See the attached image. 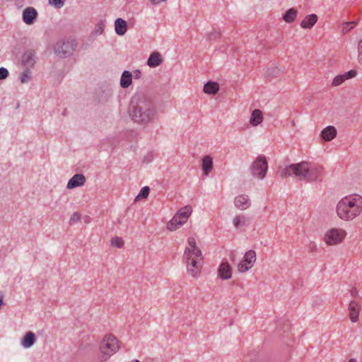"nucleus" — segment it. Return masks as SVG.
<instances>
[{"mask_svg": "<svg viewBox=\"0 0 362 362\" xmlns=\"http://www.w3.org/2000/svg\"><path fill=\"white\" fill-rule=\"evenodd\" d=\"M128 112L134 123L146 126L154 121L157 109L149 96L144 92H137L131 99Z\"/></svg>", "mask_w": 362, "mask_h": 362, "instance_id": "nucleus-1", "label": "nucleus"}, {"mask_svg": "<svg viewBox=\"0 0 362 362\" xmlns=\"http://www.w3.org/2000/svg\"><path fill=\"white\" fill-rule=\"evenodd\" d=\"M279 173L282 178L294 176L300 181L313 182L320 180L323 170L318 164L302 161L286 166Z\"/></svg>", "mask_w": 362, "mask_h": 362, "instance_id": "nucleus-2", "label": "nucleus"}, {"mask_svg": "<svg viewBox=\"0 0 362 362\" xmlns=\"http://www.w3.org/2000/svg\"><path fill=\"white\" fill-rule=\"evenodd\" d=\"M362 211V197L360 196L344 197L337 206L338 216L344 220H352Z\"/></svg>", "mask_w": 362, "mask_h": 362, "instance_id": "nucleus-3", "label": "nucleus"}, {"mask_svg": "<svg viewBox=\"0 0 362 362\" xmlns=\"http://www.w3.org/2000/svg\"><path fill=\"white\" fill-rule=\"evenodd\" d=\"M118 343L117 339L112 334L106 335L103 338L100 346L101 361H106L111 355L118 351Z\"/></svg>", "mask_w": 362, "mask_h": 362, "instance_id": "nucleus-4", "label": "nucleus"}, {"mask_svg": "<svg viewBox=\"0 0 362 362\" xmlns=\"http://www.w3.org/2000/svg\"><path fill=\"white\" fill-rule=\"evenodd\" d=\"M268 170L267 160L265 156H259L253 161L250 167L251 174L257 179H264Z\"/></svg>", "mask_w": 362, "mask_h": 362, "instance_id": "nucleus-5", "label": "nucleus"}, {"mask_svg": "<svg viewBox=\"0 0 362 362\" xmlns=\"http://www.w3.org/2000/svg\"><path fill=\"white\" fill-rule=\"evenodd\" d=\"M346 232L342 229L332 228L325 235V241L327 245H333L340 243L344 238Z\"/></svg>", "mask_w": 362, "mask_h": 362, "instance_id": "nucleus-6", "label": "nucleus"}, {"mask_svg": "<svg viewBox=\"0 0 362 362\" xmlns=\"http://www.w3.org/2000/svg\"><path fill=\"white\" fill-rule=\"evenodd\" d=\"M74 50L73 45L69 41L59 40L54 46V53L62 58L71 54Z\"/></svg>", "mask_w": 362, "mask_h": 362, "instance_id": "nucleus-7", "label": "nucleus"}, {"mask_svg": "<svg viewBox=\"0 0 362 362\" xmlns=\"http://www.w3.org/2000/svg\"><path fill=\"white\" fill-rule=\"evenodd\" d=\"M256 261V252L254 250L247 251L243 257L242 262L238 265V269L240 272H245L253 266Z\"/></svg>", "mask_w": 362, "mask_h": 362, "instance_id": "nucleus-8", "label": "nucleus"}, {"mask_svg": "<svg viewBox=\"0 0 362 362\" xmlns=\"http://www.w3.org/2000/svg\"><path fill=\"white\" fill-rule=\"evenodd\" d=\"M184 258L186 259L188 273L192 277H197L201 272L202 260L191 258L189 257Z\"/></svg>", "mask_w": 362, "mask_h": 362, "instance_id": "nucleus-9", "label": "nucleus"}, {"mask_svg": "<svg viewBox=\"0 0 362 362\" xmlns=\"http://www.w3.org/2000/svg\"><path fill=\"white\" fill-rule=\"evenodd\" d=\"M36 53L33 49L26 50L22 56V64L28 69H31L36 63Z\"/></svg>", "mask_w": 362, "mask_h": 362, "instance_id": "nucleus-10", "label": "nucleus"}, {"mask_svg": "<svg viewBox=\"0 0 362 362\" xmlns=\"http://www.w3.org/2000/svg\"><path fill=\"white\" fill-rule=\"evenodd\" d=\"M37 17V11L33 7L25 8L22 14L23 22L27 25H32Z\"/></svg>", "mask_w": 362, "mask_h": 362, "instance_id": "nucleus-11", "label": "nucleus"}, {"mask_svg": "<svg viewBox=\"0 0 362 362\" xmlns=\"http://www.w3.org/2000/svg\"><path fill=\"white\" fill-rule=\"evenodd\" d=\"M86 182V177L83 174H75L68 182L66 188L69 189L81 187Z\"/></svg>", "mask_w": 362, "mask_h": 362, "instance_id": "nucleus-12", "label": "nucleus"}, {"mask_svg": "<svg viewBox=\"0 0 362 362\" xmlns=\"http://www.w3.org/2000/svg\"><path fill=\"white\" fill-rule=\"evenodd\" d=\"M234 204L236 208L240 210H245L250 207V202L247 195L243 194L237 196L234 200Z\"/></svg>", "mask_w": 362, "mask_h": 362, "instance_id": "nucleus-13", "label": "nucleus"}, {"mask_svg": "<svg viewBox=\"0 0 362 362\" xmlns=\"http://www.w3.org/2000/svg\"><path fill=\"white\" fill-rule=\"evenodd\" d=\"M218 273L221 279H229L232 274L229 264L227 262H223L218 267Z\"/></svg>", "mask_w": 362, "mask_h": 362, "instance_id": "nucleus-14", "label": "nucleus"}, {"mask_svg": "<svg viewBox=\"0 0 362 362\" xmlns=\"http://www.w3.org/2000/svg\"><path fill=\"white\" fill-rule=\"evenodd\" d=\"M36 341V336L34 332H27L21 339V345L25 349H29L33 346Z\"/></svg>", "mask_w": 362, "mask_h": 362, "instance_id": "nucleus-15", "label": "nucleus"}, {"mask_svg": "<svg viewBox=\"0 0 362 362\" xmlns=\"http://www.w3.org/2000/svg\"><path fill=\"white\" fill-rule=\"evenodd\" d=\"M356 75V71L354 70L349 71L344 74L337 75L332 81V86H337L341 84L345 80L351 78Z\"/></svg>", "mask_w": 362, "mask_h": 362, "instance_id": "nucleus-16", "label": "nucleus"}, {"mask_svg": "<svg viewBox=\"0 0 362 362\" xmlns=\"http://www.w3.org/2000/svg\"><path fill=\"white\" fill-rule=\"evenodd\" d=\"M349 317L351 322H356L358 320L360 305L356 301L351 300L349 305Z\"/></svg>", "mask_w": 362, "mask_h": 362, "instance_id": "nucleus-17", "label": "nucleus"}, {"mask_svg": "<svg viewBox=\"0 0 362 362\" xmlns=\"http://www.w3.org/2000/svg\"><path fill=\"white\" fill-rule=\"evenodd\" d=\"M115 30L117 35H124L127 30V23L125 20L118 18L115 21Z\"/></svg>", "mask_w": 362, "mask_h": 362, "instance_id": "nucleus-18", "label": "nucleus"}, {"mask_svg": "<svg viewBox=\"0 0 362 362\" xmlns=\"http://www.w3.org/2000/svg\"><path fill=\"white\" fill-rule=\"evenodd\" d=\"M133 75L129 71H124L120 78V86L122 88H129L132 83Z\"/></svg>", "mask_w": 362, "mask_h": 362, "instance_id": "nucleus-19", "label": "nucleus"}, {"mask_svg": "<svg viewBox=\"0 0 362 362\" xmlns=\"http://www.w3.org/2000/svg\"><path fill=\"white\" fill-rule=\"evenodd\" d=\"M162 63L161 55L158 52H153L147 60V65L151 68L157 67Z\"/></svg>", "mask_w": 362, "mask_h": 362, "instance_id": "nucleus-20", "label": "nucleus"}, {"mask_svg": "<svg viewBox=\"0 0 362 362\" xmlns=\"http://www.w3.org/2000/svg\"><path fill=\"white\" fill-rule=\"evenodd\" d=\"M192 209L190 206H185L180 209L173 216V221H176L178 218H181L183 221H187V218L192 214Z\"/></svg>", "mask_w": 362, "mask_h": 362, "instance_id": "nucleus-21", "label": "nucleus"}, {"mask_svg": "<svg viewBox=\"0 0 362 362\" xmlns=\"http://www.w3.org/2000/svg\"><path fill=\"white\" fill-rule=\"evenodd\" d=\"M337 135V129L332 126H328L321 132V136L325 141L332 140Z\"/></svg>", "mask_w": 362, "mask_h": 362, "instance_id": "nucleus-22", "label": "nucleus"}, {"mask_svg": "<svg viewBox=\"0 0 362 362\" xmlns=\"http://www.w3.org/2000/svg\"><path fill=\"white\" fill-rule=\"evenodd\" d=\"M317 21V16L315 14H310L307 16L300 23V26L303 28L310 29Z\"/></svg>", "mask_w": 362, "mask_h": 362, "instance_id": "nucleus-23", "label": "nucleus"}, {"mask_svg": "<svg viewBox=\"0 0 362 362\" xmlns=\"http://www.w3.org/2000/svg\"><path fill=\"white\" fill-rule=\"evenodd\" d=\"M213 168V160L212 158L207 155L202 158V170L204 174L207 176L209 172Z\"/></svg>", "mask_w": 362, "mask_h": 362, "instance_id": "nucleus-24", "label": "nucleus"}, {"mask_svg": "<svg viewBox=\"0 0 362 362\" xmlns=\"http://www.w3.org/2000/svg\"><path fill=\"white\" fill-rule=\"evenodd\" d=\"M262 119L263 117L261 110L256 109L252 111L250 119V122L252 126H257L262 122Z\"/></svg>", "mask_w": 362, "mask_h": 362, "instance_id": "nucleus-25", "label": "nucleus"}, {"mask_svg": "<svg viewBox=\"0 0 362 362\" xmlns=\"http://www.w3.org/2000/svg\"><path fill=\"white\" fill-rule=\"evenodd\" d=\"M195 258L197 259L202 260V251L198 248L189 249L187 247L184 252V257Z\"/></svg>", "mask_w": 362, "mask_h": 362, "instance_id": "nucleus-26", "label": "nucleus"}, {"mask_svg": "<svg viewBox=\"0 0 362 362\" xmlns=\"http://www.w3.org/2000/svg\"><path fill=\"white\" fill-rule=\"evenodd\" d=\"M219 90V86L216 82L208 81L204 86V91L207 94L214 95Z\"/></svg>", "mask_w": 362, "mask_h": 362, "instance_id": "nucleus-27", "label": "nucleus"}, {"mask_svg": "<svg viewBox=\"0 0 362 362\" xmlns=\"http://www.w3.org/2000/svg\"><path fill=\"white\" fill-rule=\"evenodd\" d=\"M297 11L291 8L286 11L282 18L286 23H291L295 21Z\"/></svg>", "mask_w": 362, "mask_h": 362, "instance_id": "nucleus-28", "label": "nucleus"}, {"mask_svg": "<svg viewBox=\"0 0 362 362\" xmlns=\"http://www.w3.org/2000/svg\"><path fill=\"white\" fill-rule=\"evenodd\" d=\"M280 73L281 70L278 67L272 66L266 71L264 76L266 78H274L277 77Z\"/></svg>", "mask_w": 362, "mask_h": 362, "instance_id": "nucleus-29", "label": "nucleus"}, {"mask_svg": "<svg viewBox=\"0 0 362 362\" xmlns=\"http://www.w3.org/2000/svg\"><path fill=\"white\" fill-rule=\"evenodd\" d=\"M246 221L244 215H238L234 217L233 223L235 228H240L246 226Z\"/></svg>", "mask_w": 362, "mask_h": 362, "instance_id": "nucleus-30", "label": "nucleus"}, {"mask_svg": "<svg viewBox=\"0 0 362 362\" xmlns=\"http://www.w3.org/2000/svg\"><path fill=\"white\" fill-rule=\"evenodd\" d=\"M32 78V71L30 69L25 68L20 76V81L22 83H28Z\"/></svg>", "mask_w": 362, "mask_h": 362, "instance_id": "nucleus-31", "label": "nucleus"}, {"mask_svg": "<svg viewBox=\"0 0 362 362\" xmlns=\"http://www.w3.org/2000/svg\"><path fill=\"white\" fill-rule=\"evenodd\" d=\"M186 221H183L181 218H178L176 221H173V218L168 223L167 228L170 230L173 231L175 230V228H173L172 226L174 223H177L180 226H182Z\"/></svg>", "mask_w": 362, "mask_h": 362, "instance_id": "nucleus-32", "label": "nucleus"}, {"mask_svg": "<svg viewBox=\"0 0 362 362\" xmlns=\"http://www.w3.org/2000/svg\"><path fill=\"white\" fill-rule=\"evenodd\" d=\"M357 23L356 21H351V22H346L343 24L342 26V32L344 33H348L349 30H351L355 25Z\"/></svg>", "mask_w": 362, "mask_h": 362, "instance_id": "nucleus-33", "label": "nucleus"}, {"mask_svg": "<svg viewBox=\"0 0 362 362\" xmlns=\"http://www.w3.org/2000/svg\"><path fill=\"white\" fill-rule=\"evenodd\" d=\"M150 192V188L148 186H145L142 187L139 193V194L136 197V199L139 198H146Z\"/></svg>", "mask_w": 362, "mask_h": 362, "instance_id": "nucleus-34", "label": "nucleus"}, {"mask_svg": "<svg viewBox=\"0 0 362 362\" xmlns=\"http://www.w3.org/2000/svg\"><path fill=\"white\" fill-rule=\"evenodd\" d=\"M111 244L118 248H121L124 245V241L119 237H115L111 240Z\"/></svg>", "mask_w": 362, "mask_h": 362, "instance_id": "nucleus-35", "label": "nucleus"}, {"mask_svg": "<svg viewBox=\"0 0 362 362\" xmlns=\"http://www.w3.org/2000/svg\"><path fill=\"white\" fill-rule=\"evenodd\" d=\"M49 2L57 8H61L64 4L62 0H49Z\"/></svg>", "mask_w": 362, "mask_h": 362, "instance_id": "nucleus-36", "label": "nucleus"}, {"mask_svg": "<svg viewBox=\"0 0 362 362\" xmlns=\"http://www.w3.org/2000/svg\"><path fill=\"white\" fill-rule=\"evenodd\" d=\"M104 28H105L104 23L100 22L95 25L94 33L100 35L104 31Z\"/></svg>", "mask_w": 362, "mask_h": 362, "instance_id": "nucleus-37", "label": "nucleus"}, {"mask_svg": "<svg viewBox=\"0 0 362 362\" xmlns=\"http://www.w3.org/2000/svg\"><path fill=\"white\" fill-rule=\"evenodd\" d=\"M8 71L4 67L0 68V80L6 79L8 76Z\"/></svg>", "mask_w": 362, "mask_h": 362, "instance_id": "nucleus-38", "label": "nucleus"}, {"mask_svg": "<svg viewBox=\"0 0 362 362\" xmlns=\"http://www.w3.org/2000/svg\"><path fill=\"white\" fill-rule=\"evenodd\" d=\"M81 219V215L80 214H78V212H74L71 218H70V223H77L78 221H79Z\"/></svg>", "mask_w": 362, "mask_h": 362, "instance_id": "nucleus-39", "label": "nucleus"}, {"mask_svg": "<svg viewBox=\"0 0 362 362\" xmlns=\"http://www.w3.org/2000/svg\"><path fill=\"white\" fill-rule=\"evenodd\" d=\"M358 59L361 64H362V40L358 42Z\"/></svg>", "mask_w": 362, "mask_h": 362, "instance_id": "nucleus-40", "label": "nucleus"}, {"mask_svg": "<svg viewBox=\"0 0 362 362\" xmlns=\"http://www.w3.org/2000/svg\"><path fill=\"white\" fill-rule=\"evenodd\" d=\"M188 244L191 247L189 249H194L197 247L196 245V240L194 238L191 237L188 238Z\"/></svg>", "mask_w": 362, "mask_h": 362, "instance_id": "nucleus-41", "label": "nucleus"}, {"mask_svg": "<svg viewBox=\"0 0 362 362\" xmlns=\"http://www.w3.org/2000/svg\"><path fill=\"white\" fill-rule=\"evenodd\" d=\"M132 74L134 79H139L141 76V71L139 69L134 70Z\"/></svg>", "mask_w": 362, "mask_h": 362, "instance_id": "nucleus-42", "label": "nucleus"}, {"mask_svg": "<svg viewBox=\"0 0 362 362\" xmlns=\"http://www.w3.org/2000/svg\"><path fill=\"white\" fill-rule=\"evenodd\" d=\"M219 35V33L212 32L209 34L208 39L212 40L216 39Z\"/></svg>", "mask_w": 362, "mask_h": 362, "instance_id": "nucleus-43", "label": "nucleus"}, {"mask_svg": "<svg viewBox=\"0 0 362 362\" xmlns=\"http://www.w3.org/2000/svg\"><path fill=\"white\" fill-rule=\"evenodd\" d=\"M108 141L111 144L112 146L116 145V141H114V136H111L107 138Z\"/></svg>", "mask_w": 362, "mask_h": 362, "instance_id": "nucleus-44", "label": "nucleus"}, {"mask_svg": "<svg viewBox=\"0 0 362 362\" xmlns=\"http://www.w3.org/2000/svg\"><path fill=\"white\" fill-rule=\"evenodd\" d=\"M151 4L153 5L158 4L163 1H165V0H150Z\"/></svg>", "mask_w": 362, "mask_h": 362, "instance_id": "nucleus-45", "label": "nucleus"}, {"mask_svg": "<svg viewBox=\"0 0 362 362\" xmlns=\"http://www.w3.org/2000/svg\"><path fill=\"white\" fill-rule=\"evenodd\" d=\"M351 296H355L357 294V290L356 288H353L351 291Z\"/></svg>", "mask_w": 362, "mask_h": 362, "instance_id": "nucleus-46", "label": "nucleus"}, {"mask_svg": "<svg viewBox=\"0 0 362 362\" xmlns=\"http://www.w3.org/2000/svg\"><path fill=\"white\" fill-rule=\"evenodd\" d=\"M173 228H175V230H177L178 228V227H180V226L178 225L177 223H174L173 224L172 226Z\"/></svg>", "mask_w": 362, "mask_h": 362, "instance_id": "nucleus-47", "label": "nucleus"}, {"mask_svg": "<svg viewBox=\"0 0 362 362\" xmlns=\"http://www.w3.org/2000/svg\"><path fill=\"white\" fill-rule=\"evenodd\" d=\"M315 247H316V245H315V243H311V244H310V249H311V250L314 249Z\"/></svg>", "mask_w": 362, "mask_h": 362, "instance_id": "nucleus-48", "label": "nucleus"}, {"mask_svg": "<svg viewBox=\"0 0 362 362\" xmlns=\"http://www.w3.org/2000/svg\"><path fill=\"white\" fill-rule=\"evenodd\" d=\"M349 362H357L356 358H351Z\"/></svg>", "mask_w": 362, "mask_h": 362, "instance_id": "nucleus-49", "label": "nucleus"}, {"mask_svg": "<svg viewBox=\"0 0 362 362\" xmlns=\"http://www.w3.org/2000/svg\"><path fill=\"white\" fill-rule=\"evenodd\" d=\"M134 362H140L139 360H136Z\"/></svg>", "mask_w": 362, "mask_h": 362, "instance_id": "nucleus-50", "label": "nucleus"}]
</instances>
